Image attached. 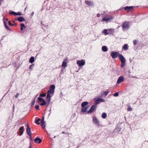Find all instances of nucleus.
<instances>
[{
    "label": "nucleus",
    "mask_w": 148,
    "mask_h": 148,
    "mask_svg": "<svg viewBox=\"0 0 148 148\" xmlns=\"http://www.w3.org/2000/svg\"><path fill=\"white\" fill-rule=\"evenodd\" d=\"M34 14V13L33 12H32V15H33Z\"/></svg>",
    "instance_id": "864d4df0"
},
{
    "label": "nucleus",
    "mask_w": 148,
    "mask_h": 148,
    "mask_svg": "<svg viewBox=\"0 0 148 148\" xmlns=\"http://www.w3.org/2000/svg\"><path fill=\"white\" fill-rule=\"evenodd\" d=\"M56 137V136H54V138H55Z\"/></svg>",
    "instance_id": "bf43d9fd"
},
{
    "label": "nucleus",
    "mask_w": 148,
    "mask_h": 148,
    "mask_svg": "<svg viewBox=\"0 0 148 148\" xmlns=\"http://www.w3.org/2000/svg\"><path fill=\"white\" fill-rule=\"evenodd\" d=\"M105 100L103 99L99 98L95 101V104L97 105L100 102H105Z\"/></svg>",
    "instance_id": "6e6552de"
},
{
    "label": "nucleus",
    "mask_w": 148,
    "mask_h": 148,
    "mask_svg": "<svg viewBox=\"0 0 148 148\" xmlns=\"http://www.w3.org/2000/svg\"><path fill=\"white\" fill-rule=\"evenodd\" d=\"M35 102V101H34L33 102H32V104L33 105L34 104Z\"/></svg>",
    "instance_id": "603ef678"
},
{
    "label": "nucleus",
    "mask_w": 148,
    "mask_h": 148,
    "mask_svg": "<svg viewBox=\"0 0 148 148\" xmlns=\"http://www.w3.org/2000/svg\"><path fill=\"white\" fill-rule=\"evenodd\" d=\"M119 59L121 63V66L122 68H123L125 65V60L122 54L119 55Z\"/></svg>",
    "instance_id": "f03ea898"
},
{
    "label": "nucleus",
    "mask_w": 148,
    "mask_h": 148,
    "mask_svg": "<svg viewBox=\"0 0 148 148\" xmlns=\"http://www.w3.org/2000/svg\"><path fill=\"white\" fill-rule=\"evenodd\" d=\"M85 63V61L84 60H78L77 62V64L79 66H82L84 65Z\"/></svg>",
    "instance_id": "423d86ee"
},
{
    "label": "nucleus",
    "mask_w": 148,
    "mask_h": 148,
    "mask_svg": "<svg viewBox=\"0 0 148 148\" xmlns=\"http://www.w3.org/2000/svg\"><path fill=\"white\" fill-rule=\"evenodd\" d=\"M62 66V67H64V68L66 67L67 66V62L63 61Z\"/></svg>",
    "instance_id": "b1692460"
},
{
    "label": "nucleus",
    "mask_w": 148,
    "mask_h": 148,
    "mask_svg": "<svg viewBox=\"0 0 148 148\" xmlns=\"http://www.w3.org/2000/svg\"><path fill=\"white\" fill-rule=\"evenodd\" d=\"M34 61V57L32 56L31 57L29 60V62L32 63H33Z\"/></svg>",
    "instance_id": "4be33fe9"
},
{
    "label": "nucleus",
    "mask_w": 148,
    "mask_h": 148,
    "mask_svg": "<svg viewBox=\"0 0 148 148\" xmlns=\"http://www.w3.org/2000/svg\"><path fill=\"white\" fill-rule=\"evenodd\" d=\"M16 20H18L20 22H22L23 21H25V19L23 17V16H20Z\"/></svg>",
    "instance_id": "f3484780"
},
{
    "label": "nucleus",
    "mask_w": 148,
    "mask_h": 148,
    "mask_svg": "<svg viewBox=\"0 0 148 148\" xmlns=\"http://www.w3.org/2000/svg\"><path fill=\"white\" fill-rule=\"evenodd\" d=\"M128 49V46L127 44H125L122 47V49L127 50Z\"/></svg>",
    "instance_id": "aec40b11"
},
{
    "label": "nucleus",
    "mask_w": 148,
    "mask_h": 148,
    "mask_svg": "<svg viewBox=\"0 0 148 148\" xmlns=\"http://www.w3.org/2000/svg\"><path fill=\"white\" fill-rule=\"evenodd\" d=\"M19 95V94L18 93H16V95L15 96V98H17L18 96Z\"/></svg>",
    "instance_id": "37998d69"
},
{
    "label": "nucleus",
    "mask_w": 148,
    "mask_h": 148,
    "mask_svg": "<svg viewBox=\"0 0 148 148\" xmlns=\"http://www.w3.org/2000/svg\"><path fill=\"white\" fill-rule=\"evenodd\" d=\"M117 128H116L115 129V131H116V130H117Z\"/></svg>",
    "instance_id": "6e6d98bb"
},
{
    "label": "nucleus",
    "mask_w": 148,
    "mask_h": 148,
    "mask_svg": "<svg viewBox=\"0 0 148 148\" xmlns=\"http://www.w3.org/2000/svg\"><path fill=\"white\" fill-rule=\"evenodd\" d=\"M108 30L107 29H104L102 33H103L105 35H108L109 34H112V32H107Z\"/></svg>",
    "instance_id": "2eb2a0df"
},
{
    "label": "nucleus",
    "mask_w": 148,
    "mask_h": 148,
    "mask_svg": "<svg viewBox=\"0 0 148 148\" xmlns=\"http://www.w3.org/2000/svg\"><path fill=\"white\" fill-rule=\"evenodd\" d=\"M5 28L8 30L9 29V28L8 26L7 25H6V26H5Z\"/></svg>",
    "instance_id": "de8ad7c7"
},
{
    "label": "nucleus",
    "mask_w": 148,
    "mask_h": 148,
    "mask_svg": "<svg viewBox=\"0 0 148 148\" xmlns=\"http://www.w3.org/2000/svg\"><path fill=\"white\" fill-rule=\"evenodd\" d=\"M68 58L67 57H66L64 59L63 62H66L68 60Z\"/></svg>",
    "instance_id": "4c0bfd02"
},
{
    "label": "nucleus",
    "mask_w": 148,
    "mask_h": 148,
    "mask_svg": "<svg viewBox=\"0 0 148 148\" xmlns=\"http://www.w3.org/2000/svg\"><path fill=\"white\" fill-rule=\"evenodd\" d=\"M22 14L20 12H18L17 13L16 12V14L15 15H21Z\"/></svg>",
    "instance_id": "e433bc0d"
},
{
    "label": "nucleus",
    "mask_w": 148,
    "mask_h": 148,
    "mask_svg": "<svg viewBox=\"0 0 148 148\" xmlns=\"http://www.w3.org/2000/svg\"><path fill=\"white\" fill-rule=\"evenodd\" d=\"M9 14L11 15H15L16 14V12L12 11H9Z\"/></svg>",
    "instance_id": "c85d7f7f"
},
{
    "label": "nucleus",
    "mask_w": 148,
    "mask_h": 148,
    "mask_svg": "<svg viewBox=\"0 0 148 148\" xmlns=\"http://www.w3.org/2000/svg\"><path fill=\"white\" fill-rule=\"evenodd\" d=\"M38 99L39 100V101H42V100H43V99L42 98L40 97H38Z\"/></svg>",
    "instance_id": "ea45409f"
},
{
    "label": "nucleus",
    "mask_w": 148,
    "mask_h": 148,
    "mask_svg": "<svg viewBox=\"0 0 148 148\" xmlns=\"http://www.w3.org/2000/svg\"><path fill=\"white\" fill-rule=\"evenodd\" d=\"M127 111H132V108L130 106H129L128 108L127 109Z\"/></svg>",
    "instance_id": "2f4dec72"
},
{
    "label": "nucleus",
    "mask_w": 148,
    "mask_h": 148,
    "mask_svg": "<svg viewBox=\"0 0 148 148\" xmlns=\"http://www.w3.org/2000/svg\"><path fill=\"white\" fill-rule=\"evenodd\" d=\"M133 7L132 6H126L124 8H123L122 9L124 8V10L127 11L131 10L133 8Z\"/></svg>",
    "instance_id": "4468645a"
},
{
    "label": "nucleus",
    "mask_w": 148,
    "mask_h": 148,
    "mask_svg": "<svg viewBox=\"0 0 148 148\" xmlns=\"http://www.w3.org/2000/svg\"><path fill=\"white\" fill-rule=\"evenodd\" d=\"M41 126L43 128H45V121H43V122H42V121H41Z\"/></svg>",
    "instance_id": "cd10ccee"
},
{
    "label": "nucleus",
    "mask_w": 148,
    "mask_h": 148,
    "mask_svg": "<svg viewBox=\"0 0 148 148\" xmlns=\"http://www.w3.org/2000/svg\"><path fill=\"white\" fill-rule=\"evenodd\" d=\"M133 43L134 45H135L137 43V40H134L133 42Z\"/></svg>",
    "instance_id": "72a5a7b5"
},
{
    "label": "nucleus",
    "mask_w": 148,
    "mask_h": 148,
    "mask_svg": "<svg viewBox=\"0 0 148 148\" xmlns=\"http://www.w3.org/2000/svg\"><path fill=\"white\" fill-rule=\"evenodd\" d=\"M46 94L45 93H43L40 95V96L42 97H44L46 96Z\"/></svg>",
    "instance_id": "f704fd0d"
},
{
    "label": "nucleus",
    "mask_w": 148,
    "mask_h": 148,
    "mask_svg": "<svg viewBox=\"0 0 148 148\" xmlns=\"http://www.w3.org/2000/svg\"><path fill=\"white\" fill-rule=\"evenodd\" d=\"M19 131H20L19 133H20L19 135L20 136H21V135H22L23 134V133L24 131V127L23 126L21 127L19 129Z\"/></svg>",
    "instance_id": "ddd939ff"
},
{
    "label": "nucleus",
    "mask_w": 148,
    "mask_h": 148,
    "mask_svg": "<svg viewBox=\"0 0 148 148\" xmlns=\"http://www.w3.org/2000/svg\"><path fill=\"white\" fill-rule=\"evenodd\" d=\"M64 68H62L61 69V72H60V73H63V72L64 71Z\"/></svg>",
    "instance_id": "79ce46f5"
},
{
    "label": "nucleus",
    "mask_w": 148,
    "mask_h": 148,
    "mask_svg": "<svg viewBox=\"0 0 148 148\" xmlns=\"http://www.w3.org/2000/svg\"><path fill=\"white\" fill-rule=\"evenodd\" d=\"M51 111V109H50V110H49V111Z\"/></svg>",
    "instance_id": "052dcab7"
},
{
    "label": "nucleus",
    "mask_w": 148,
    "mask_h": 148,
    "mask_svg": "<svg viewBox=\"0 0 148 148\" xmlns=\"http://www.w3.org/2000/svg\"><path fill=\"white\" fill-rule=\"evenodd\" d=\"M113 17L111 16H109L107 18H104L102 19V21L103 22L107 21L110 20L112 19Z\"/></svg>",
    "instance_id": "9d476101"
},
{
    "label": "nucleus",
    "mask_w": 148,
    "mask_h": 148,
    "mask_svg": "<svg viewBox=\"0 0 148 148\" xmlns=\"http://www.w3.org/2000/svg\"><path fill=\"white\" fill-rule=\"evenodd\" d=\"M5 36H3L1 39V40H3Z\"/></svg>",
    "instance_id": "3c124183"
},
{
    "label": "nucleus",
    "mask_w": 148,
    "mask_h": 148,
    "mask_svg": "<svg viewBox=\"0 0 148 148\" xmlns=\"http://www.w3.org/2000/svg\"><path fill=\"white\" fill-rule=\"evenodd\" d=\"M85 3L89 6H92L93 5V3L92 2L88 1L86 0L85 1Z\"/></svg>",
    "instance_id": "a211bd4d"
},
{
    "label": "nucleus",
    "mask_w": 148,
    "mask_h": 148,
    "mask_svg": "<svg viewBox=\"0 0 148 148\" xmlns=\"http://www.w3.org/2000/svg\"><path fill=\"white\" fill-rule=\"evenodd\" d=\"M3 21H4V20H5V21H8V19H7V18H4L3 19Z\"/></svg>",
    "instance_id": "49530a36"
},
{
    "label": "nucleus",
    "mask_w": 148,
    "mask_h": 148,
    "mask_svg": "<svg viewBox=\"0 0 148 148\" xmlns=\"http://www.w3.org/2000/svg\"><path fill=\"white\" fill-rule=\"evenodd\" d=\"M34 64H33L30 65L29 67V69H31V70H32V69H33L34 66Z\"/></svg>",
    "instance_id": "473e14b6"
},
{
    "label": "nucleus",
    "mask_w": 148,
    "mask_h": 148,
    "mask_svg": "<svg viewBox=\"0 0 148 148\" xmlns=\"http://www.w3.org/2000/svg\"><path fill=\"white\" fill-rule=\"evenodd\" d=\"M89 106H86L85 107L82 108L81 109V112H86L87 109L89 107Z\"/></svg>",
    "instance_id": "dca6fc26"
},
{
    "label": "nucleus",
    "mask_w": 148,
    "mask_h": 148,
    "mask_svg": "<svg viewBox=\"0 0 148 148\" xmlns=\"http://www.w3.org/2000/svg\"><path fill=\"white\" fill-rule=\"evenodd\" d=\"M62 134H64L65 133V132H62Z\"/></svg>",
    "instance_id": "5fc2aeb1"
},
{
    "label": "nucleus",
    "mask_w": 148,
    "mask_h": 148,
    "mask_svg": "<svg viewBox=\"0 0 148 148\" xmlns=\"http://www.w3.org/2000/svg\"><path fill=\"white\" fill-rule=\"evenodd\" d=\"M97 106L96 104H95L94 105L91 106L90 110L87 112V113H92L96 108Z\"/></svg>",
    "instance_id": "0eeeda50"
},
{
    "label": "nucleus",
    "mask_w": 148,
    "mask_h": 148,
    "mask_svg": "<svg viewBox=\"0 0 148 148\" xmlns=\"http://www.w3.org/2000/svg\"><path fill=\"white\" fill-rule=\"evenodd\" d=\"M88 103L87 101H85L82 102L81 104V106L82 108L85 107V106H86Z\"/></svg>",
    "instance_id": "6ab92c4d"
},
{
    "label": "nucleus",
    "mask_w": 148,
    "mask_h": 148,
    "mask_svg": "<svg viewBox=\"0 0 148 148\" xmlns=\"http://www.w3.org/2000/svg\"><path fill=\"white\" fill-rule=\"evenodd\" d=\"M124 77L122 76L119 77L118 79L117 83L119 84L122 82H123L124 80Z\"/></svg>",
    "instance_id": "9b49d317"
},
{
    "label": "nucleus",
    "mask_w": 148,
    "mask_h": 148,
    "mask_svg": "<svg viewBox=\"0 0 148 148\" xmlns=\"http://www.w3.org/2000/svg\"><path fill=\"white\" fill-rule=\"evenodd\" d=\"M108 48L106 46H103L102 47V50L104 52H106L108 51Z\"/></svg>",
    "instance_id": "412c9836"
},
{
    "label": "nucleus",
    "mask_w": 148,
    "mask_h": 148,
    "mask_svg": "<svg viewBox=\"0 0 148 148\" xmlns=\"http://www.w3.org/2000/svg\"><path fill=\"white\" fill-rule=\"evenodd\" d=\"M21 30H23V28H25V26L24 24L23 23H21Z\"/></svg>",
    "instance_id": "a878e982"
},
{
    "label": "nucleus",
    "mask_w": 148,
    "mask_h": 148,
    "mask_svg": "<svg viewBox=\"0 0 148 148\" xmlns=\"http://www.w3.org/2000/svg\"><path fill=\"white\" fill-rule=\"evenodd\" d=\"M40 119L39 118L35 121V122L36 124H37L38 125H39L40 124V123L39 122V121H40Z\"/></svg>",
    "instance_id": "c756f323"
},
{
    "label": "nucleus",
    "mask_w": 148,
    "mask_h": 148,
    "mask_svg": "<svg viewBox=\"0 0 148 148\" xmlns=\"http://www.w3.org/2000/svg\"><path fill=\"white\" fill-rule=\"evenodd\" d=\"M123 30L124 31L125 30H127L130 27V23L128 22H124L122 25Z\"/></svg>",
    "instance_id": "7ed1b4c3"
},
{
    "label": "nucleus",
    "mask_w": 148,
    "mask_h": 148,
    "mask_svg": "<svg viewBox=\"0 0 148 148\" xmlns=\"http://www.w3.org/2000/svg\"><path fill=\"white\" fill-rule=\"evenodd\" d=\"M108 32H112V34L113 32L114 31V29H110L108 30Z\"/></svg>",
    "instance_id": "7c9ffc66"
},
{
    "label": "nucleus",
    "mask_w": 148,
    "mask_h": 148,
    "mask_svg": "<svg viewBox=\"0 0 148 148\" xmlns=\"http://www.w3.org/2000/svg\"><path fill=\"white\" fill-rule=\"evenodd\" d=\"M8 23H9V25H10L12 26L14 25V24L12 25L10 21H8Z\"/></svg>",
    "instance_id": "c03bdc74"
},
{
    "label": "nucleus",
    "mask_w": 148,
    "mask_h": 148,
    "mask_svg": "<svg viewBox=\"0 0 148 148\" xmlns=\"http://www.w3.org/2000/svg\"><path fill=\"white\" fill-rule=\"evenodd\" d=\"M55 88V86L53 85H51L50 86L49 90L54 92Z\"/></svg>",
    "instance_id": "5701e85b"
},
{
    "label": "nucleus",
    "mask_w": 148,
    "mask_h": 148,
    "mask_svg": "<svg viewBox=\"0 0 148 148\" xmlns=\"http://www.w3.org/2000/svg\"><path fill=\"white\" fill-rule=\"evenodd\" d=\"M35 108L36 109V110H39V106L38 105H36L35 107Z\"/></svg>",
    "instance_id": "58836bf2"
},
{
    "label": "nucleus",
    "mask_w": 148,
    "mask_h": 148,
    "mask_svg": "<svg viewBox=\"0 0 148 148\" xmlns=\"http://www.w3.org/2000/svg\"><path fill=\"white\" fill-rule=\"evenodd\" d=\"M35 148H37V147H35Z\"/></svg>",
    "instance_id": "0e129e2a"
},
{
    "label": "nucleus",
    "mask_w": 148,
    "mask_h": 148,
    "mask_svg": "<svg viewBox=\"0 0 148 148\" xmlns=\"http://www.w3.org/2000/svg\"><path fill=\"white\" fill-rule=\"evenodd\" d=\"M54 92L49 90L48 91L47 95L46 98V99L47 101V103L49 104L50 101L51 96L50 94H53Z\"/></svg>",
    "instance_id": "f257e3e1"
},
{
    "label": "nucleus",
    "mask_w": 148,
    "mask_h": 148,
    "mask_svg": "<svg viewBox=\"0 0 148 148\" xmlns=\"http://www.w3.org/2000/svg\"><path fill=\"white\" fill-rule=\"evenodd\" d=\"M3 0H0V1H3Z\"/></svg>",
    "instance_id": "e2e57ef3"
},
{
    "label": "nucleus",
    "mask_w": 148,
    "mask_h": 148,
    "mask_svg": "<svg viewBox=\"0 0 148 148\" xmlns=\"http://www.w3.org/2000/svg\"><path fill=\"white\" fill-rule=\"evenodd\" d=\"M92 122L97 127H99L100 126L99 121L95 117L93 118Z\"/></svg>",
    "instance_id": "20e7f679"
},
{
    "label": "nucleus",
    "mask_w": 148,
    "mask_h": 148,
    "mask_svg": "<svg viewBox=\"0 0 148 148\" xmlns=\"http://www.w3.org/2000/svg\"><path fill=\"white\" fill-rule=\"evenodd\" d=\"M97 16L98 17H99L100 16V14H97Z\"/></svg>",
    "instance_id": "a18cd8bd"
},
{
    "label": "nucleus",
    "mask_w": 148,
    "mask_h": 148,
    "mask_svg": "<svg viewBox=\"0 0 148 148\" xmlns=\"http://www.w3.org/2000/svg\"><path fill=\"white\" fill-rule=\"evenodd\" d=\"M120 54L119 52L116 51H112L111 53V56L113 58H115L118 57L119 58V55Z\"/></svg>",
    "instance_id": "39448f33"
},
{
    "label": "nucleus",
    "mask_w": 148,
    "mask_h": 148,
    "mask_svg": "<svg viewBox=\"0 0 148 148\" xmlns=\"http://www.w3.org/2000/svg\"><path fill=\"white\" fill-rule=\"evenodd\" d=\"M113 95L114 97H117L119 95V93L118 92H117L116 93H114L113 94Z\"/></svg>",
    "instance_id": "c9c22d12"
},
{
    "label": "nucleus",
    "mask_w": 148,
    "mask_h": 148,
    "mask_svg": "<svg viewBox=\"0 0 148 148\" xmlns=\"http://www.w3.org/2000/svg\"><path fill=\"white\" fill-rule=\"evenodd\" d=\"M102 118L103 119H105L107 117V114L106 113H103L101 115Z\"/></svg>",
    "instance_id": "393cba45"
},
{
    "label": "nucleus",
    "mask_w": 148,
    "mask_h": 148,
    "mask_svg": "<svg viewBox=\"0 0 148 148\" xmlns=\"http://www.w3.org/2000/svg\"><path fill=\"white\" fill-rule=\"evenodd\" d=\"M26 132L27 135H29L30 137H31V129L29 127L28 124H27V128L26 129Z\"/></svg>",
    "instance_id": "1a4fd4ad"
},
{
    "label": "nucleus",
    "mask_w": 148,
    "mask_h": 148,
    "mask_svg": "<svg viewBox=\"0 0 148 148\" xmlns=\"http://www.w3.org/2000/svg\"><path fill=\"white\" fill-rule=\"evenodd\" d=\"M109 92L108 91H105L104 92V95H105V96H106L109 93Z\"/></svg>",
    "instance_id": "a19ab883"
},
{
    "label": "nucleus",
    "mask_w": 148,
    "mask_h": 148,
    "mask_svg": "<svg viewBox=\"0 0 148 148\" xmlns=\"http://www.w3.org/2000/svg\"><path fill=\"white\" fill-rule=\"evenodd\" d=\"M46 104V102L44 100H43L42 101V103H40V105L41 106H43Z\"/></svg>",
    "instance_id": "bb28decb"
},
{
    "label": "nucleus",
    "mask_w": 148,
    "mask_h": 148,
    "mask_svg": "<svg viewBox=\"0 0 148 148\" xmlns=\"http://www.w3.org/2000/svg\"><path fill=\"white\" fill-rule=\"evenodd\" d=\"M29 148H32L31 145L29 146Z\"/></svg>",
    "instance_id": "4d7b16f0"
},
{
    "label": "nucleus",
    "mask_w": 148,
    "mask_h": 148,
    "mask_svg": "<svg viewBox=\"0 0 148 148\" xmlns=\"http://www.w3.org/2000/svg\"><path fill=\"white\" fill-rule=\"evenodd\" d=\"M34 142L36 143H40L42 141V140L39 138L37 137L34 140Z\"/></svg>",
    "instance_id": "f8f14e48"
},
{
    "label": "nucleus",
    "mask_w": 148,
    "mask_h": 148,
    "mask_svg": "<svg viewBox=\"0 0 148 148\" xmlns=\"http://www.w3.org/2000/svg\"><path fill=\"white\" fill-rule=\"evenodd\" d=\"M41 121H42V122H43V121H44V116H43V117H42Z\"/></svg>",
    "instance_id": "8fccbe9b"
},
{
    "label": "nucleus",
    "mask_w": 148,
    "mask_h": 148,
    "mask_svg": "<svg viewBox=\"0 0 148 148\" xmlns=\"http://www.w3.org/2000/svg\"><path fill=\"white\" fill-rule=\"evenodd\" d=\"M67 134L68 135V134H69V133H67Z\"/></svg>",
    "instance_id": "680f3d73"
},
{
    "label": "nucleus",
    "mask_w": 148,
    "mask_h": 148,
    "mask_svg": "<svg viewBox=\"0 0 148 148\" xmlns=\"http://www.w3.org/2000/svg\"><path fill=\"white\" fill-rule=\"evenodd\" d=\"M30 139L31 140H32V138H31V137H30Z\"/></svg>",
    "instance_id": "13d9d810"
},
{
    "label": "nucleus",
    "mask_w": 148,
    "mask_h": 148,
    "mask_svg": "<svg viewBox=\"0 0 148 148\" xmlns=\"http://www.w3.org/2000/svg\"><path fill=\"white\" fill-rule=\"evenodd\" d=\"M4 24L5 26H6V25H7L6 24V22L5 21V20H4Z\"/></svg>",
    "instance_id": "09e8293b"
}]
</instances>
